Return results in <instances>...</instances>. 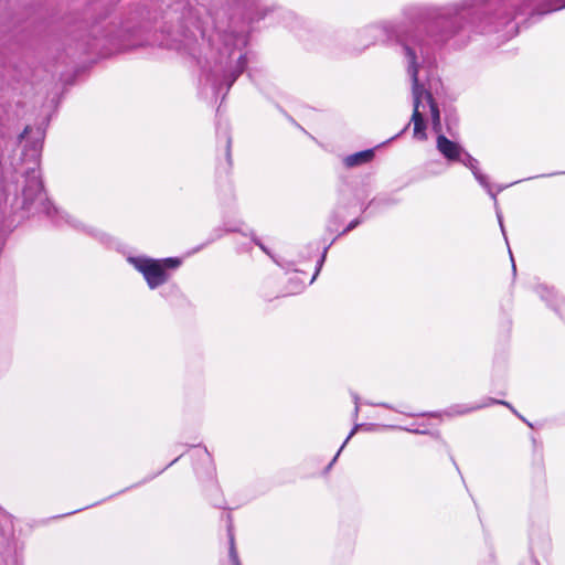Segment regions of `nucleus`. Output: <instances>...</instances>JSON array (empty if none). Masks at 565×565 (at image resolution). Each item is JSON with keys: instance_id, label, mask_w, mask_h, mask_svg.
<instances>
[{"instance_id": "obj_1", "label": "nucleus", "mask_w": 565, "mask_h": 565, "mask_svg": "<svg viewBox=\"0 0 565 565\" xmlns=\"http://www.w3.org/2000/svg\"><path fill=\"white\" fill-rule=\"evenodd\" d=\"M531 0H463L445 8L418 9L412 17L415 31L409 38L422 42L425 34L435 43L444 44L462 31L498 32L524 14ZM565 8V0H544L532 8L530 15Z\"/></svg>"}, {"instance_id": "obj_2", "label": "nucleus", "mask_w": 565, "mask_h": 565, "mask_svg": "<svg viewBox=\"0 0 565 565\" xmlns=\"http://www.w3.org/2000/svg\"><path fill=\"white\" fill-rule=\"evenodd\" d=\"M402 30H395V36L396 41L403 46L406 57L408 58V73L412 78V93L414 98V109H419V106L422 104V98L425 95L427 98V93H430L429 90H426L424 85L418 79V68L419 65L417 63V55L415 50L407 43V39L403 36Z\"/></svg>"}, {"instance_id": "obj_3", "label": "nucleus", "mask_w": 565, "mask_h": 565, "mask_svg": "<svg viewBox=\"0 0 565 565\" xmlns=\"http://www.w3.org/2000/svg\"><path fill=\"white\" fill-rule=\"evenodd\" d=\"M44 191L43 181L40 178H26L25 184L22 189V204L23 210L29 211L36 200V198Z\"/></svg>"}, {"instance_id": "obj_4", "label": "nucleus", "mask_w": 565, "mask_h": 565, "mask_svg": "<svg viewBox=\"0 0 565 565\" xmlns=\"http://www.w3.org/2000/svg\"><path fill=\"white\" fill-rule=\"evenodd\" d=\"M143 277L151 289H154L169 279V274L162 266L161 260L152 259V262L145 267Z\"/></svg>"}, {"instance_id": "obj_5", "label": "nucleus", "mask_w": 565, "mask_h": 565, "mask_svg": "<svg viewBox=\"0 0 565 565\" xmlns=\"http://www.w3.org/2000/svg\"><path fill=\"white\" fill-rule=\"evenodd\" d=\"M463 158L460 157V161L462 164H465L466 167H468L471 172L473 173L475 178L479 181V183L487 189L488 193L491 195V198L493 199L494 203L497 204V193L499 191H502L504 189V186H500L498 189L497 192H493L492 191V186L489 182V179L486 174L481 173L478 166H477V160L471 157L467 151H465L462 153Z\"/></svg>"}, {"instance_id": "obj_6", "label": "nucleus", "mask_w": 565, "mask_h": 565, "mask_svg": "<svg viewBox=\"0 0 565 565\" xmlns=\"http://www.w3.org/2000/svg\"><path fill=\"white\" fill-rule=\"evenodd\" d=\"M438 151L449 161H460V157L465 149L456 141L448 139L446 136L439 134L437 137Z\"/></svg>"}, {"instance_id": "obj_7", "label": "nucleus", "mask_w": 565, "mask_h": 565, "mask_svg": "<svg viewBox=\"0 0 565 565\" xmlns=\"http://www.w3.org/2000/svg\"><path fill=\"white\" fill-rule=\"evenodd\" d=\"M375 156L374 149H365L358 151L344 158V164L347 168H354L373 160Z\"/></svg>"}, {"instance_id": "obj_8", "label": "nucleus", "mask_w": 565, "mask_h": 565, "mask_svg": "<svg viewBox=\"0 0 565 565\" xmlns=\"http://www.w3.org/2000/svg\"><path fill=\"white\" fill-rule=\"evenodd\" d=\"M411 120L414 122V136L422 140L426 139L427 122L419 109H414Z\"/></svg>"}, {"instance_id": "obj_9", "label": "nucleus", "mask_w": 565, "mask_h": 565, "mask_svg": "<svg viewBox=\"0 0 565 565\" xmlns=\"http://www.w3.org/2000/svg\"><path fill=\"white\" fill-rule=\"evenodd\" d=\"M427 103H428L429 108H430L433 129L436 132H439L440 129H441L440 111H439L438 104L435 100V98H434L431 93H427Z\"/></svg>"}, {"instance_id": "obj_10", "label": "nucleus", "mask_w": 565, "mask_h": 565, "mask_svg": "<svg viewBox=\"0 0 565 565\" xmlns=\"http://www.w3.org/2000/svg\"><path fill=\"white\" fill-rule=\"evenodd\" d=\"M246 63H247L246 57L244 55H241L237 61L236 68L234 71H232L230 74L224 76V82H225L227 90L232 87V85L235 83V81L238 78V76L244 72Z\"/></svg>"}, {"instance_id": "obj_11", "label": "nucleus", "mask_w": 565, "mask_h": 565, "mask_svg": "<svg viewBox=\"0 0 565 565\" xmlns=\"http://www.w3.org/2000/svg\"><path fill=\"white\" fill-rule=\"evenodd\" d=\"M246 63H247L246 57L244 55H241L237 61L236 68L234 71H232L230 74L224 76V82H225L227 90L232 87V85L235 83V81L238 78V76L244 72Z\"/></svg>"}, {"instance_id": "obj_12", "label": "nucleus", "mask_w": 565, "mask_h": 565, "mask_svg": "<svg viewBox=\"0 0 565 565\" xmlns=\"http://www.w3.org/2000/svg\"><path fill=\"white\" fill-rule=\"evenodd\" d=\"M535 291L542 300L553 306L552 300L556 297V294L552 287H548L545 284H540L535 287Z\"/></svg>"}, {"instance_id": "obj_13", "label": "nucleus", "mask_w": 565, "mask_h": 565, "mask_svg": "<svg viewBox=\"0 0 565 565\" xmlns=\"http://www.w3.org/2000/svg\"><path fill=\"white\" fill-rule=\"evenodd\" d=\"M227 530H228V537H230V548H228L230 559H231L233 565H242L241 562H239L237 552H236L234 535H233V532H232V525H228Z\"/></svg>"}, {"instance_id": "obj_14", "label": "nucleus", "mask_w": 565, "mask_h": 565, "mask_svg": "<svg viewBox=\"0 0 565 565\" xmlns=\"http://www.w3.org/2000/svg\"><path fill=\"white\" fill-rule=\"evenodd\" d=\"M363 427V424H355L354 427L352 428L351 433L349 434V436L347 437V439L344 440V443L342 444V446L340 447L339 451L337 452V455L333 457V459L331 460V462L324 468V473H328L329 470L331 469L332 465L335 462V460L338 459L341 450L343 449V447L347 445V443L349 441V439L361 428Z\"/></svg>"}, {"instance_id": "obj_15", "label": "nucleus", "mask_w": 565, "mask_h": 565, "mask_svg": "<svg viewBox=\"0 0 565 565\" xmlns=\"http://www.w3.org/2000/svg\"><path fill=\"white\" fill-rule=\"evenodd\" d=\"M129 262L131 264H134L136 269H138L143 275L145 274V267H148V265L152 262V258L129 257Z\"/></svg>"}, {"instance_id": "obj_16", "label": "nucleus", "mask_w": 565, "mask_h": 565, "mask_svg": "<svg viewBox=\"0 0 565 565\" xmlns=\"http://www.w3.org/2000/svg\"><path fill=\"white\" fill-rule=\"evenodd\" d=\"M162 266L169 269H175L181 265V259L178 257H168L161 260Z\"/></svg>"}, {"instance_id": "obj_17", "label": "nucleus", "mask_w": 565, "mask_h": 565, "mask_svg": "<svg viewBox=\"0 0 565 565\" xmlns=\"http://www.w3.org/2000/svg\"><path fill=\"white\" fill-rule=\"evenodd\" d=\"M333 242H334V239H333V241H332L328 246H326V247L323 248V252H322V254H321V256H320V258H319V260H318V263H317V269H316V273H315V275H313V277H312L311 281H313V280L316 279L317 275L319 274V271H320V269H321V267H322V265H323V263H324V260H326L328 249H329V247L331 246V244H332Z\"/></svg>"}, {"instance_id": "obj_18", "label": "nucleus", "mask_w": 565, "mask_h": 565, "mask_svg": "<svg viewBox=\"0 0 565 565\" xmlns=\"http://www.w3.org/2000/svg\"><path fill=\"white\" fill-rule=\"evenodd\" d=\"M361 223V220L360 218H355L353 221H351L349 223V225L339 234V235H344L349 232H351L352 230H354L359 224Z\"/></svg>"}, {"instance_id": "obj_19", "label": "nucleus", "mask_w": 565, "mask_h": 565, "mask_svg": "<svg viewBox=\"0 0 565 565\" xmlns=\"http://www.w3.org/2000/svg\"><path fill=\"white\" fill-rule=\"evenodd\" d=\"M489 403L490 404H501V405H504L507 407H509L513 413L516 414L515 409L508 403V402H504V401H500V399H495V398H489Z\"/></svg>"}, {"instance_id": "obj_20", "label": "nucleus", "mask_w": 565, "mask_h": 565, "mask_svg": "<svg viewBox=\"0 0 565 565\" xmlns=\"http://www.w3.org/2000/svg\"><path fill=\"white\" fill-rule=\"evenodd\" d=\"M231 146H232V139H231V137H228L227 142H226V160H227L228 164H232Z\"/></svg>"}, {"instance_id": "obj_21", "label": "nucleus", "mask_w": 565, "mask_h": 565, "mask_svg": "<svg viewBox=\"0 0 565 565\" xmlns=\"http://www.w3.org/2000/svg\"><path fill=\"white\" fill-rule=\"evenodd\" d=\"M30 143H31L32 150L38 151L39 149L42 148L43 141H42V139L38 138L36 140L31 141Z\"/></svg>"}, {"instance_id": "obj_22", "label": "nucleus", "mask_w": 565, "mask_h": 565, "mask_svg": "<svg viewBox=\"0 0 565 565\" xmlns=\"http://www.w3.org/2000/svg\"><path fill=\"white\" fill-rule=\"evenodd\" d=\"M31 131H32V128H31L30 126H26V127L23 129V131L19 135V139H20V140L25 139V138L29 136V134H30Z\"/></svg>"}, {"instance_id": "obj_23", "label": "nucleus", "mask_w": 565, "mask_h": 565, "mask_svg": "<svg viewBox=\"0 0 565 565\" xmlns=\"http://www.w3.org/2000/svg\"><path fill=\"white\" fill-rule=\"evenodd\" d=\"M519 32V23H515L512 25L511 30L508 31V33L514 35Z\"/></svg>"}, {"instance_id": "obj_24", "label": "nucleus", "mask_w": 565, "mask_h": 565, "mask_svg": "<svg viewBox=\"0 0 565 565\" xmlns=\"http://www.w3.org/2000/svg\"><path fill=\"white\" fill-rule=\"evenodd\" d=\"M353 398H354V403H355V414H358V412H359V401H360V397H359V395L354 394V395H353Z\"/></svg>"}, {"instance_id": "obj_25", "label": "nucleus", "mask_w": 565, "mask_h": 565, "mask_svg": "<svg viewBox=\"0 0 565 565\" xmlns=\"http://www.w3.org/2000/svg\"><path fill=\"white\" fill-rule=\"evenodd\" d=\"M497 215H498V218H499V223H500L502 233L504 234V226H503V222H502V216H501V214L499 212H497Z\"/></svg>"}, {"instance_id": "obj_26", "label": "nucleus", "mask_w": 565, "mask_h": 565, "mask_svg": "<svg viewBox=\"0 0 565 565\" xmlns=\"http://www.w3.org/2000/svg\"><path fill=\"white\" fill-rule=\"evenodd\" d=\"M510 257H511V260H512V270H513V275L515 276L516 274V266L514 264V259H513V256H512V253L510 252Z\"/></svg>"}, {"instance_id": "obj_27", "label": "nucleus", "mask_w": 565, "mask_h": 565, "mask_svg": "<svg viewBox=\"0 0 565 565\" xmlns=\"http://www.w3.org/2000/svg\"><path fill=\"white\" fill-rule=\"evenodd\" d=\"M254 241L256 242V244H257V245H259V246H260V248H263L264 250H266V249H265V247H264V245H263L260 242H258V241H256V239H254Z\"/></svg>"}, {"instance_id": "obj_28", "label": "nucleus", "mask_w": 565, "mask_h": 565, "mask_svg": "<svg viewBox=\"0 0 565 565\" xmlns=\"http://www.w3.org/2000/svg\"><path fill=\"white\" fill-rule=\"evenodd\" d=\"M480 407H481V406L471 407V408L467 409L466 412L475 411V409H478V408H480Z\"/></svg>"}, {"instance_id": "obj_29", "label": "nucleus", "mask_w": 565, "mask_h": 565, "mask_svg": "<svg viewBox=\"0 0 565 565\" xmlns=\"http://www.w3.org/2000/svg\"><path fill=\"white\" fill-rule=\"evenodd\" d=\"M379 406L390 408V406L387 404H379Z\"/></svg>"}, {"instance_id": "obj_30", "label": "nucleus", "mask_w": 565, "mask_h": 565, "mask_svg": "<svg viewBox=\"0 0 565 565\" xmlns=\"http://www.w3.org/2000/svg\"><path fill=\"white\" fill-rule=\"evenodd\" d=\"M429 416L437 417L438 415L436 413H431V414H429Z\"/></svg>"}, {"instance_id": "obj_31", "label": "nucleus", "mask_w": 565, "mask_h": 565, "mask_svg": "<svg viewBox=\"0 0 565 565\" xmlns=\"http://www.w3.org/2000/svg\"><path fill=\"white\" fill-rule=\"evenodd\" d=\"M81 510H82V509H78V511H81ZM76 512H77V510H76ZM74 513H75V511H71V512H68L67 514H74Z\"/></svg>"}]
</instances>
